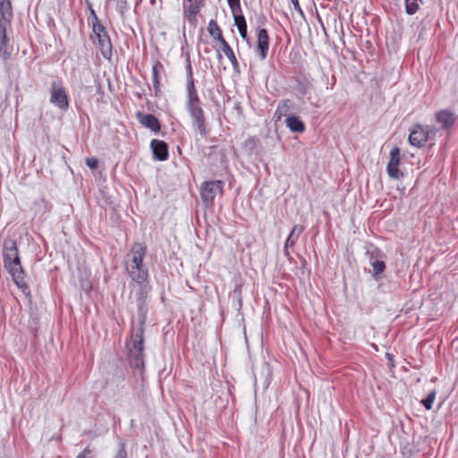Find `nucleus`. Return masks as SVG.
Instances as JSON below:
<instances>
[{
	"instance_id": "obj_3",
	"label": "nucleus",
	"mask_w": 458,
	"mask_h": 458,
	"mask_svg": "<svg viewBox=\"0 0 458 458\" xmlns=\"http://www.w3.org/2000/svg\"><path fill=\"white\" fill-rule=\"evenodd\" d=\"M145 328L134 327L131 331V339L126 344L128 360L131 367L137 369H143L144 360V339Z\"/></svg>"
},
{
	"instance_id": "obj_32",
	"label": "nucleus",
	"mask_w": 458,
	"mask_h": 458,
	"mask_svg": "<svg viewBox=\"0 0 458 458\" xmlns=\"http://www.w3.org/2000/svg\"><path fill=\"white\" fill-rule=\"evenodd\" d=\"M114 458H128V454L126 450V445L123 440H121L118 443V451L116 452Z\"/></svg>"
},
{
	"instance_id": "obj_35",
	"label": "nucleus",
	"mask_w": 458,
	"mask_h": 458,
	"mask_svg": "<svg viewBox=\"0 0 458 458\" xmlns=\"http://www.w3.org/2000/svg\"><path fill=\"white\" fill-rule=\"evenodd\" d=\"M259 142V139L251 137L245 140V147L250 151H254L257 148Z\"/></svg>"
},
{
	"instance_id": "obj_10",
	"label": "nucleus",
	"mask_w": 458,
	"mask_h": 458,
	"mask_svg": "<svg viewBox=\"0 0 458 458\" xmlns=\"http://www.w3.org/2000/svg\"><path fill=\"white\" fill-rule=\"evenodd\" d=\"M256 48L260 60H265L269 50V36L264 28H257V43Z\"/></svg>"
},
{
	"instance_id": "obj_42",
	"label": "nucleus",
	"mask_w": 458,
	"mask_h": 458,
	"mask_svg": "<svg viewBox=\"0 0 458 458\" xmlns=\"http://www.w3.org/2000/svg\"><path fill=\"white\" fill-rule=\"evenodd\" d=\"M292 4H293V7L294 9L299 12L300 13H302V9L300 5V3H299V0H291Z\"/></svg>"
},
{
	"instance_id": "obj_37",
	"label": "nucleus",
	"mask_w": 458,
	"mask_h": 458,
	"mask_svg": "<svg viewBox=\"0 0 458 458\" xmlns=\"http://www.w3.org/2000/svg\"><path fill=\"white\" fill-rule=\"evenodd\" d=\"M85 164L90 169H97L98 167V159L96 157H88L86 158Z\"/></svg>"
},
{
	"instance_id": "obj_11",
	"label": "nucleus",
	"mask_w": 458,
	"mask_h": 458,
	"mask_svg": "<svg viewBox=\"0 0 458 458\" xmlns=\"http://www.w3.org/2000/svg\"><path fill=\"white\" fill-rule=\"evenodd\" d=\"M205 0H188L189 4L183 5V16L192 25L197 22V14L200 9L204 6Z\"/></svg>"
},
{
	"instance_id": "obj_5",
	"label": "nucleus",
	"mask_w": 458,
	"mask_h": 458,
	"mask_svg": "<svg viewBox=\"0 0 458 458\" xmlns=\"http://www.w3.org/2000/svg\"><path fill=\"white\" fill-rule=\"evenodd\" d=\"M139 290L136 293V302L138 310V325L136 327L145 328L148 314V300L150 286L148 280L143 283H137Z\"/></svg>"
},
{
	"instance_id": "obj_7",
	"label": "nucleus",
	"mask_w": 458,
	"mask_h": 458,
	"mask_svg": "<svg viewBox=\"0 0 458 458\" xmlns=\"http://www.w3.org/2000/svg\"><path fill=\"white\" fill-rule=\"evenodd\" d=\"M224 182L222 181H209L202 183L200 187V196L204 204L212 206L214 199L218 193L223 191Z\"/></svg>"
},
{
	"instance_id": "obj_17",
	"label": "nucleus",
	"mask_w": 458,
	"mask_h": 458,
	"mask_svg": "<svg viewBox=\"0 0 458 458\" xmlns=\"http://www.w3.org/2000/svg\"><path fill=\"white\" fill-rule=\"evenodd\" d=\"M13 18V7L10 0H0V27H7Z\"/></svg>"
},
{
	"instance_id": "obj_26",
	"label": "nucleus",
	"mask_w": 458,
	"mask_h": 458,
	"mask_svg": "<svg viewBox=\"0 0 458 458\" xmlns=\"http://www.w3.org/2000/svg\"><path fill=\"white\" fill-rule=\"evenodd\" d=\"M208 30L210 36L213 37L214 39L219 41L220 43H222L223 40H225L223 37L221 29L219 28L215 20H211L209 21Z\"/></svg>"
},
{
	"instance_id": "obj_12",
	"label": "nucleus",
	"mask_w": 458,
	"mask_h": 458,
	"mask_svg": "<svg viewBox=\"0 0 458 458\" xmlns=\"http://www.w3.org/2000/svg\"><path fill=\"white\" fill-rule=\"evenodd\" d=\"M297 109L296 104L291 99H282L279 101L276 110L274 114V119L280 121L283 117H288L289 115L294 114V111Z\"/></svg>"
},
{
	"instance_id": "obj_15",
	"label": "nucleus",
	"mask_w": 458,
	"mask_h": 458,
	"mask_svg": "<svg viewBox=\"0 0 458 458\" xmlns=\"http://www.w3.org/2000/svg\"><path fill=\"white\" fill-rule=\"evenodd\" d=\"M436 121L441 125L443 130L447 131L454 124L456 118L452 111L444 109L436 114Z\"/></svg>"
},
{
	"instance_id": "obj_40",
	"label": "nucleus",
	"mask_w": 458,
	"mask_h": 458,
	"mask_svg": "<svg viewBox=\"0 0 458 458\" xmlns=\"http://www.w3.org/2000/svg\"><path fill=\"white\" fill-rule=\"evenodd\" d=\"M89 8L90 11V17L92 18V22H98L99 21V19L95 12V10L92 8L91 4H89Z\"/></svg>"
},
{
	"instance_id": "obj_28",
	"label": "nucleus",
	"mask_w": 458,
	"mask_h": 458,
	"mask_svg": "<svg viewBox=\"0 0 458 458\" xmlns=\"http://www.w3.org/2000/svg\"><path fill=\"white\" fill-rule=\"evenodd\" d=\"M370 266L372 267L373 268V271H372V276L376 279V280H378L379 278V276L386 270V262H385V259H382L380 260H374Z\"/></svg>"
},
{
	"instance_id": "obj_36",
	"label": "nucleus",
	"mask_w": 458,
	"mask_h": 458,
	"mask_svg": "<svg viewBox=\"0 0 458 458\" xmlns=\"http://www.w3.org/2000/svg\"><path fill=\"white\" fill-rule=\"evenodd\" d=\"M117 8H118V12L120 13V14L123 15L124 13L129 9L127 1L126 0H118Z\"/></svg>"
},
{
	"instance_id": "obj_18",
	"label": "nucleus",
	"mask_w": 458,
	"mask_h": 458,
	"mask_svg": "<svg viewBox=\"0 0 458 458\" xmlns=\"http://www.w3.org/2000/svg\"><path fill=\"white\" fill-rule=\"evenodd\" d=\"M284 123L287 128L294 133H302L306 128L304 123L295 114L286 117Z\"/></svg>"
},
{
	"instance_id": "obj_33",
	"label": "nucleus",
	"mask_w": 458,
	"mask_h": 458,
	"mask_svg": "<svg viewBox=\"0 0 458 458\" xmlns=\"http://www.w3.org/2000/svg\"><path fill=\"white\" fill-rule=\"evenodd\" d=\"M92 30L93 33L96 37L100 36V34H107V30L106 27L100 22H92Z\"/></svg>"
},
{
	"instance_id": "obj_21",
	"label": "nucleus",
	"mask_w": 458,
	"mask_h": 458,
	"mask_svg": "<svg viewBox=\"0 0 458 458\" xmlns=\"http://www.w3.org/2000/svg\"><path fill=\"white\" fill-rule=\"evenodd\" d=\"M186 72H187V84H186V91L187 93L198 92L195 87L192 66L191 64V59L189 54L186 55Z\"/></svg>"
},
{
	"instance_id": "obj_44",
	"label": "nucleus",
	"mask_w": 458,
	"mask_h": 458,
	"mask_svg": "<svg viewBox=\"0 0 458 458\" xmlns=\"http://www.w3.org/2000/svg\"><path fill=\"white\" fill-rule=\"evenodd\" d=\"M217 55H218V58L221 59L222 58V55L219 51H217Z\"/></svg>"
},
{
	"instance_id": "obj_24",
	"label": "nucleus",
	"mask_w": 458,
	"mask_h": 458,
	"mask_svg": "<svg viewBox=\"0 0 458 458\" xmlns=\"http://www.w3.org/2000/svg\"><path fill=\"white\" fill-rule=\"evenodd\" d=\"M304 231V226L301 225H295L290 232L285 243L286 247H293L295 242L298 241L300 235Z\"/></svg>"
},
{
	"instance_id": "obj_4",
	"label": "nucleus",
	"mask_w": 458,
	"mask_h": 458,
	"mask_svg": "<svg viewBox=\"0 0 458 458\" xmlns=\"http://www.w3.org/2000/svg\"><path fill=\"white\" fill-rule=\"evenodd\" d=\"M132 259L130 264L126 265L131 280L135 283H143L148 280V270L143 264V259L147 253V247L140 242L133 244L131 250Z\"/></svg>"
},
{
	"instance_id": "obj_14",
	"label": "nucleus",
	"mask_w": 458,
	"mask_h": 458,
	"mask_svg": "<svg viewBox=\"0 0 458 458\" xmlns=\"http://www.w3.org/2000/svg\"><path fill=\"white\" fill-rule=\"evenodd\" d=\"M153 158L165 161L168 158V145L164 140L154 139L150 142Z\"/></svg>"
},
{
	"instance_id": "obj_30",
	"label": "nucleus",
	"mask_w": 458,
	"mask_h": 458,
	"mask_svg": "<svg viewBox=\"0 0 458 458\" xmlns=\"http://www.w3.org/2000/svg\"><path fill=\"white\" fill-rule=\"evenodd\" d=\"M233 17L243 15L241 7V0H226Z\"/></svg>"
},
{
	"instance_id": "obj_9",
	"label": "nucleus",
	"mask_w": 458,
	"mask_h": 458,
	"mask_svg": "<svg viewBox=\"0 0 458 458\" xmlns=\"http://www.w3.org/2000/svg\"><path fill=\"white\" fill-rule=\"evenodd\" d=\"M400 160V148L397 146H394L390 150L389 161L386 165V172L389 177L393 179H400L403 177V173L399 169Z\"/></svg>"
},
{
	"instance_id": "obj_20",
	"label": "nucleus",
	"mask_w": 458,
	"mask_h": 458,
	"mask_svg": "<svg viewBox=\"0 0 458 458\" xmlns=\"http://www.w3.org/2000/svg\"><path fill=\"white\" fill-rule=\"evenodd\" d=\"M233 21L242 38L245 40L249 45H250L245 17L243 15H238L237 17H233Z\"/></svg>"
},
{
	"instance_id": "obj_23",
	"label": "nucleus",
	"mask_w": 458,
	"mask_h": 458,
	"mask_svg": "<svg viewBox=\"0 0 458 458\" xmlns=\"http://www.w3.org/2000/svg\"><path fill=\"white\" fill-rule=\"evenodd\" d=\"M165 68L161 62L157 61L152 66V82L155 91L157 92L160 88V74L164 72Z\"/></svg>"
},
{
	"instance_id": "obj_38",
	"label": "nucleus",
	"mask_w": 458,
	"mask_h": 458,
	"mask_svg": "<svg viewBox=\"0 0 458 458\" xmlns=\"http://www.w3.org/2000/svg\"><path fill=\"white\" fill-rule=\"evenodd\" d=\"M267 22V18L263 13H259L256 16V24L259 26L258 28H260L261 26H264Z\"/></svg>"
},
{
	"instance_id": "obj_16",
	"label": "nucleus",
	"mask_w": 458,
	"mask_h": 458,
	"mask_svg": "<svg viewBox=\"0 0 458 458\" xmlns=\"http://www.w3.org/2000/svg\"><path fill=\"white\" fill-rule=\"evenodd\" d=\"M98 38V48L104 58L110 60L113 55V45L109 34H100Z\"/></svg>"
},
{
	"instance_id": "obj_25",
	"label": "nucleus",
	"mask_w": 458,
	"mask_h": 458,
	"mask_svg": "<svg viewBox=\"0 0 458 458\" xmlns=\"http://www.w3.org/2000/svg\"><path fill=\"white\" fill-rule=\"evenodd\" d=\"M310 82L307 79L297 78L295 80L294 89L298 98H302L308 94Z\"/></svg>"
},
{
	"instance_id": "obj_22",
	"label": "nucleus",
	"mask_w": 458,
	"mask_h": 458,
	"mask_svg": "<svg viewBox=\"0 0 458 458\" xmlns=\"http://www.w3.org/2000/svg\"><path fill=\"white\" fill-rule=\"evenodd\" d=\"M222 46V50L225 53V55L227 56V58L230 60L233 68L235 72H240L239 63L236 59V56L233 53V48L229 46L226 40H223L222 43H220Z\"/></svg>"
},
{
	"instance_id": "obj_45",
	"label": "nucleus",
	"mask_w": 458,
	"mask_h": 458,
	"mask_svg": "<svg viewBox=\"0 0 458 458\" xmlns=\"http://www.w3.org/2000/svg\"><path fill=\"white\" fill-rule=\"evenodd\" d=\"M335 77L333 76V83H332V86L335 84Z\"/></svg>"
},
{
	"instance_id": "obj_46",
	"label": "nucleus",
	"mask_w": 458,
	"mask_h": 458,
	"mask_svg": "<svg viewBox=\"0 0 458 458\" xmlns=\"http://www.w3.org/2000/svg\"><path fill=\"white\" fill-rule=\"evenodd\" d=\"M213 148H215V147H214V146H210V147H208V149H210V150H212Z\"/></svg>"
},
{
	"instance_id": "obj_29",
	"label": "nucleus",
	"mask_w": 458,
	"mask_h": 458,
	"mask_svg": "<svg viewBox=\"0 0 458 458\" xmlns=\"http://www.w3.org/2000/svg\"><path fill=\"white\" fill-rule=\"evenodd\" d=\"M230 299L237 303V309L241 310L242 307V285L235 286L233 291L230 293Z\"/></svg>"
},
{
	"instance_id": "obj_27",
	"label": "nucleus",
	"mask_w": 458,
	"mask_h": 458,
	"mask_svg": "<svg viewBox=\"0 0 458 458\" xmlns=\"http://www.w3.org/2000/svg\"><path fill=\"white\" fill-rule=\"evenodd\" d=\"M366 254L369 258V264H371L374 260H380L382 259H386V255L373 244H370L367 248Z\"/></svg>"
},
{
	"instance_id": "obj_43",
	"label": "nucleus",
	"mask_w": 458,
	"mask_h": 458,
	"mask_svg": "<svg viewBox=\"0 0 458 458\" xmlns=\"http://www.w3.org/2000/svg\"><path fill=\"white\" fill-rule=\"evenodd\" d=\"M289 248L290 247H286V243H284V256L288 259H291L292 257H291V254L289 252Z\"/></svg>"
},
{
	"instance_id": "obj_2",
	"label": "nucleus",
	"mask_w": 458,
	"mask_h": 458,
	"mask_svg": "<svg viewBox=\"0 0 458 458\" xmlns=\"http://www.w3.org/2000/svg\"><path fill=\"white\" fill-rule=\"evenodd\" d=\"M185 107L191 117L193 130L201 137H207L209 133V129L198 92L187 93Z\"/></svg>"
},
{
	"instance_id": "obj_39",
	"label": "nucleus",
	"mask_w": 458,
	"mask_h": 458,
	"mask_svg": "<svg viewBox=\"0 0 458 458\" xmlns=\"http://www.w3.org/2000/svg\"><path fill=\"white\" fill-rule=\"evenodd\" d=\"M76 458H94L91 455V450L89 447H86L80 454L77 455Z\"/></svg>"
},
{
	"instance_id": "obj_41",
	"label": "nucleus",
	"mask_w": 458,
	"mask_h": 458,
	"mask_svg": "<svg viewBox=\"0 0 458 458\" xmlns=\"http://www.w3.org/2000/svg\"><path fill=\"white\" fill-rule=\"evenodd\" d=\"M29 328L31 332H33L34 334H36L37 330H38V321L34 318L32 319V322L30 323L29 325Z\"/></svg>"
},
{
	"instance_id": "obj_8",
	"label": "nucleus",
	"mask_w": 458,
	"mask_h": 458,
	"mask_svg": "<svg viewBox=\"0 0 458 458\" xmlns=\"http://www.w3.org/2000/svg\"><path fill=\"white\" fill-rule=\"evenodd\" d=\"M50 102L62 110H66L69 107L68 96L65 89L55 81L52 83Z\"/></svg>"
},
{
	"instance_id": "obj_19",
	"label": "nucleus",
	"mask_w": 458,
	"mask_h": 458,
	"mask_svg": "<svg viewBox=\"0 0 458 458\" xmlns=\"http://www.w3.org/2000/svg\"><path fill=\"white\" fill-rule=\"evenodd\" d=\"M6 28L0 27V55L4 61L10 59L12 52L9 50V39L6 36Z\"/></svg>"
},
{
	"instance_id": "obj_31",
	"label": "nucleus",
	"mask_w": 458,
	"mask_h": 458,
	"mask_svg": "<svg viewBox=\"0 0 458 458\" xmlns=\"http://www.w3.org/2000/svg\"><path fill=\"white\" fill-rule=\"evenodd\" d=\"M422 3V0H420ZM420 5L418 4V0H406L405 1V12L409 15H412L417 13Z\"/></svg>"
},
{
	"instance_id": "obj_13",
	"label": "nucleus",
	"mask_w": 458,
	"mask_h": 458,
	"mask_svg": "<svg viewBox=\"0 0 458 458\" xmlns=\"http://www.w3.org/2000/svg\"><path fill=\"white\" fill-rule=\"evenodd\" d=\"M136 117L141 125L151 130L153 132L157 133L160 131V122L154 114H145L139 111L136 114Z\"/></svg>"
},
{
	"instance_id": "obj_6",
	"label": "nucleus",
	"mask_w": 458,
	"mask_h": 458,
	"mask_svg": "<svg viewBox=\"0 0 458 458\" xmlns=\"http://www.w3.org/2000/svg\"><path fill=\"white\" fill-rule=\"evenodd\" d=\"M437 131L436 128L416 124L410 132L409 142L411 146L421 148Z\"/></svg>"
},
{
	"instance_id": "obj_34",
	"label": "nucleus",
	"mask_w": 458,
	"mask_h": 458,
	"mask_svg": "<svg viewBox=\"0 0 458 458\" xmlns=\"http://www.w3.org/2000/svg\"><path fill=\"white\" fill-rule=\"evenodd\" d=\"M436 397V391L430 392L428 396L421 401L422 405L427 410H430L432 408V404L434 403Z\"/></svg>"
},
{
	"instance_id": "obj_1",
	"label": "nucleus",
	"mask_w": 458,
	"mask_h": 458,
	"mask_svg": "<svg viewBox=\"0 0 458 458\" xmlns=\"http://www.w3.org/2000/svg\"><path fill=\"white\" fill-rule=\"evenodd\" d=\"M3 258L4 267L13 276V280L23 293H30V289L25 280V272L21 267L18 248L15 241L6 240L3 246Z\"/></svg>"
}]
</instances>
